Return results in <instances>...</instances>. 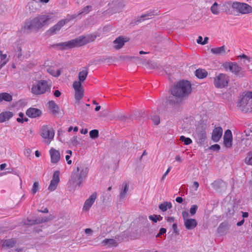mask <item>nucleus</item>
<instances>
[{
    "mask_svg": "<svg viewBox=\"0 0 252 252\" xmlns=\"http://www.w3.org/2000/svg\"><path fill=\"white\" fill-rule=\"evenodd\" d=\"M60 181V171H56L54 172L53 178L50 181L48 189L50 191L54 190L57 187L58 184Z\"/></svg>",
    "mask_w": 252,
    "mask_h": 252,
    "instance_id": "13",
    "label": "nucleus"
},
{
    "mask_svg": "<svg viewBox=\"0 0 252 252\" xmlns=\"http://www.w3.org/2000/svg\"><path fill=\"white\" fill-rule=\"evenodd\" d=\"M244 219H243L242 220L237 222V225L238 226H241L244 223Z\"/></svg>",
    "mask_w": 252,
    "mask_h": 252,
    "instance_id": "62",
    "label": "nucleus"
},
{
    "mask_svg": "<svg viewBox=\"0 0 252 252\" xmlns=\"http://www.w3.org/2000/svg\"><path fill=\"white\" fill-rule=\"evenodd\" d=\"M237 209L238 205L236 204H233L230 207H228L226 214L227 217L228 218H231L234 214L235 212L237 211Z\"/></svg>",
    "mask_w": 252,
    "mask_h": 252,
    "instance_id": "31",
    "label": "nucleus"
},
{
    "mask_svg": "<svg viewBox=\"0 0 252 252\" xmlns=\"http://www.w3.org/2000/svg\"><path fill=\"white\" fill-rule=\"evenodd\" d=\"M96 197L97 193L96 192H93L89 198L87 199L84 203L83 209L84 211H88L90 210V208L92 207V205L96 199Z\"/></svg>",
    "mask_w": 252,
    "mask_h": 252,
    "instance_id": "14",
    "label": "nucleus"
},
{
    "mask_svg": "<svg viewBox=\"0 0 252 252\" xmlns=\"http://www.w3.org/2000/svg\"><path fill=\"white\" fill-rule=\"evenodd\" d=\"M210 10L214 15H218L220 13V10L218 3L214 2L211 7Z\"/></svg>",
    "mask_w": 252,
    "mask_h": 252,
    "instance_id": "36",
    "label": "nucleus"
},
{
    "mask_svg": "<svg viewBox=\"0 0 252 252\" xmlns=\"http://www.w3.org/2000/svg\"><path fill=\"white\" fill-rule=\"evenodd\" d=\"M229 77L226 74L220 73L216 74L214 78V84L217 88H223L227 86Z\"/></svg>",
    "mask_w": 252,
    "mask_h": 252,
    "instance_id": "10",
    "label": "nucleus"
},
{
    "mask_svg": "<svg viewBox=\"0 0 252 252\" xmlns=\"http://www.w3.org/2000/svg\"><path fill=\"white\" fill-rule=\"evenodd\" d=\"M126 41L127 40H125L123 37L120 36L114 41V47L116 49H119L124 46L125 43Z\"/></svg>",
    "mask_w": 252,
    "mask_h": 252,
    "instance_id": "26",
    "label": "nucleus"
},
{
    "mask_svg": "<svg viewBox=\"0 0 252 252\" xmlns=\"http://www.w3.org/2000/svg\"><path fill=\"white\" fill-rule=\"evenodd\" d=\"M199 187V183L197 182H194L193 185H192V188L194 189L195 190H196Z\"/></svg>",
    "mask_w": 252,
    "mask_h": 252,
    "instance_id": "53",
    "label": "nucleus"
},
{
    "mask_svg": "<svg viewBox=\"0 0 252 252\" xmlns=\"http://www.w3.org/2000/svg\"><path fill=\"white\" fill-rule=\"evenodd\" d=\"M232 9L241 14H248L252 13V7L246 3L240 2H229Z\"/></svg>",
    "mask_w": 252,
    "mask_h": 252,
    "instance_id": "9",
    "label": "nucleus"
},
{
    "mask_svg": "<svg viewBox=\"0 0 252 252\" xmlns=\"http://www.w3.org/2000/svg\"><path fill=\"white\" fill-rule=\"evenodd\" d=\"M182 216H183L184 220L185 221V220H187V219H188V218L189 217V214L187 211H183L182 212Z\"/></svg>",
    "mask_w": 252,
    "mask_h": 252,
    "instance_id": "51",
    "label": "nucleus"
},
{
    "mask_svg": "<svg viewBox=\"0 0 252 252\" xmlns=\"http://www.w3.org/2000/svg\"><path fill=\"white\" fill-rule=\"evenodd\" d=\"M222 129L220 127L215 128L212 132V139L214 142H218L222 135Z\"/></svg>",
    "mask_w": 252,
    "mask_h": 252,
    "instance_id": "18",
    "label": "nucleus"
},
{
    "mask_svg": "<svg viewBox=\"0 0 252 252\" xmlns=\"http://www.w3.org/2000/svg\"><path fill=\"white\" fill-rule=\"evenodd\" d=\"M149 218L154 222H157L158 220H161L163 219L162 217L160 215H150Z\"/></svg>",
    "mask_w": 252,
    "mask_h": 252,
    "instance_id": "38",
    "label": "nucleus"
},
{
    "mask_svg": "<svg viewBox=\"0 0 252 252\" xmlns=\"http://www.w3.org/2000/svg\"><path fill=\"white\" fill-rule=\"evenodd\" d=\"M0 69H1L8 62V59L7 58V55L2 54L1 51L0 52Z\"/></svg>",
    "mask_w": 252,
    "mask_h": 252,
    "instance_id": "35",
    "label": "nucleus"
},
{
    "mask_svg": "<svg viewBox=\"0 0 252 252\" xmlns=\"http://www.w3.org/2000/svg\"><path fill=\"white\" fill-rule=\"evenodd\" d=\"M171 169V166H169L166 171L165 172V173L163 174L161 178V180H163L166 177V175L168 174V173L170 172V170Z\"/></svg>",
    "mask_w": 252,
    "mask_h": 252,
    "instance_id": "52",
    "label": "nucleus"
},
{
    "mask_svg": "<svg viewBox=\"0 0 252 252\" xmlns=\"http://www.w3.org/2000/svg\"><path fill=\"white\" fill-rule=\"evenodd\" d=\"M38 211L41 213H47L48 212V209L47 208H45L43 210H38Z\"/></svg>",
    "mask_w": 252,
    "mask_h": 252,
    "instance_id": "60",
    "label": "nucleus"
},
{
    "mask_svg": "<svg viewBox=\"0 0 252 252\" xmlns=\"http://www.w3.org/2000/svg\"><path fill=\"white\" fill-rule=\"evenodd\" d=\"M245 162L248 165H252V158H245Z\"/></svg>",
    "mask_w": 252,
    "mask_h": 252,
    "instance_id": "54",
    "label": "nucleus"
},
{
    "mask_svg": "<svg viewBox=\"0 0 252 252\" xmlns=\"http://www.w3.org/2000/svg\"><path fill=\"white\" fill-rule=\"evenodd\" d=\"M197 209H198L197 205H193L191 206V208H190V210H189L190 213L191 214V215H194L196 213Z\"/></svg>",
    "mask_w": 252,
    "mask_h": 252,
    "instance_id": "44",
    "label": "nucleus"
},
{
    "mask_svg": "<svg viewBox=\"0 0 252 252\" xmlns=\"http://www.w3.org/2000/svg\"><path fill=\"white\" fill-rule=\"evenodd\" d=\"M103 245H108L109 246H117V243L114 239H105L102 241Z\"/></svg>",
    "mask_w": 252,
    "mask_h": 252,
    "instance_id": "34",
    "label": "nucleus"
},
{
    "mask_svg": "<svg viewBox=\"0 0 252 252\" xmlns=\"http://www.w3.org/2000/svg\"><path fill=\"white\" fill-rule=\"evenodd\" d=\"M12 100V95L6 92L0 93V103L3 101L10 102Z\"/></svg>",
    "mask_w": 252,
    "mask_h": 252,
    "instance_id": "28",
    "label": "nucleus"
},
{
    "mask_svg": "<svg viewBox=\"0 0 252 252\" xmlns=\"http://www.w3.org/2000/svg\"><path fill=\"white\" fill-rule=\"evenodd\" d=\"M47 106L50 112L53 114L56 115L59 113V106L54 101H49L47 103Z\"/></svg>",
    "mask_w": 252,
    "mask_h": 252,
    "instance_id": "21",
    "label": "nucleus"
},
{
    "mask_svg": "<svg viewBox=\"0 0 252 252\" xmlns=\"http://www.w3.org/2000/svg\"><path fill=\"white\" fill-rule=\"evenodd\" d=\"M85 232L86 234L92 233L93 232V230L91 228H86Z\"/></svg>",
    "mask_w": 252,
    "mask_h": 252,
    "instance_id": "61",
    "label": "nucleus"
},
{
    "mask_svg": "<svg viewBox=\"0 0 252 252\" xmlns=\"http://www.w3.org/2000/svg\"><path fill=\"white\" fill-rule=\"evenodd\" d=\"M96 38L94 34L79 36L70 41L60 43L58 44L63 49H68L77 46H80L93 41Z\"/></svg>",
    "mask_w": 252,
    "mask_h": 252,
    "instance_id": "3",
    "label": "nucleus"
},
{
    "mask_svg": "<svg viewBox=\"0 0 252 252\" xmlns=\"http://www.w3.org/2000/svg\"><path fill=\"white\" fill-rule=\"evenodd\" d=\"M2 247L6 249L13 248L17 243V241L14 238L0 240Z\"/></svg>",
    "mask_w": 252,
    "mask_h": 252,
    "instance_id": "17",
    "label": "nucleus"
},
{
    "mask_svg": "<svg viewBox=\"0 0 252 252\" xmlns=\"http://www.w3.org/2000/svg\"><path fill=\"white\" fill-rule=\"evenodd\" d=\"M54 218V217L53 216L50 215L48 217H44V218H42L41 220H39L37 221V220H35V221H36L35 223H42V222H47V221H48L49 220H53Z\"/></svg>",
    "mask_w": 252,
    "mask_h": 252,
    "instance_id": "41",
    "label": "nucleus"
},
{
    "mask_svg": "<svg viewBox=\"0 0 252 252\" xmlns=\"http://www.w3.org/2000/svg\"><path fill=\"white\" fill-rule=\"evenodd\" d=\"M92 9V6H90V5H88V6H86L84 9H83V10L82 11V13H87L88 12H89Z\"/></svg>",
    "mask_w": 252,
    "mask_h": 252,
    "instance_id": "50",
    "label": "nucleus"
},
{
    "mask_svg": "<svg viewBox=\"0 0 252 252\" xmlns=\"http://www.w3.org/2000/svg\"><path fill=\"white\" fill-rule=\"evenodd\" d=\"M213 188L217 191H221L226 189V184L221 180H218L212 184Z\"/></svg>",
    "mask_w": 252,
    "mask_h": 252,
    "instance_id": "19",
    "label": "nucleus"
},
{
    "mask_svg": "<svg viewBox=\"0 0 252 252\" xmlns=\"http://www.w3.org/2000/svg\"><path fill=\"white\" fill-rule=\"evenodd\" d=\"M232 134L230 130H226L223 136V144L226 148H230L232 145Z\"/></svg>",
    "mask_w": 252,
    "mask_h": 252,
    "instance_id": "15",
    "label": "nucleus"
},
{
    "mask_svg": "<svg viewBox=\"0 0 252 252\" xmlns=\"http://www.w3.org/2000/svg\"><path fill=\"white\" fill-rule=\"evenodd\" d=\"M49 153L51 158H60L61 156L59 151L54 148H51Z\"/></svg>",
    "mask_w": 252,
    "mask_h": 252,
    "instance_id": "37",
    "label": "nucleus"
},
{
    "mask_svg": "<svg viewBox=\"0 0 252 252\" xmlns=\"http://www.w3.org/2000/svg\"><path fill=\"white\" fill-rule=\"evenodd\" d=\"M88 74V71L87 68H83L78 74V79L79 81H76L77 82H80L81 84L82 82H83L86 79L87 75Z\"/></svg>",
    "mask_w": 252,
    "mask_h": 252,
    "instance_id": "29",
    "label": "nucleus"
},
{
    "mask_svg": "<svg viewBox=\"0 0 252 252\" xmlns=\"http://www.w3.org/2000/svg\"><path fill=\"white\" fill-rule=\"evenodd\" d=\"M52 19L51 16L49 15H43L37 16L32 19L26 22L24 28L31 32L37 31L43 26L48 25Z\"/></svg>",
    "mask_w": 252,
    "mask_h": 252,
    "instance_id": "1",
    "label": "nucleus"
},
{
    "mask_svg": "<svg viewBox=\"0 0 252 252\" xmlns=\"http://www.w3.org/2000/svg\"><path fill=\"white\" fill-rule=\"evenodd\" d=\"M166 219L169 222H172L174 221V218L172 217H168L166 218Z\"/></svg>",
    "mask_w": 252,
    "mask_h": 252,
    "instance_id": "56",
    "label": "nucleus"
},
{
    "mask_svg": "<svg viewBox=\"0 0 252 252\" xmlns=\"http://www.w3.org/2000/svg\"><path fill=\"white\" fill-rule=\"evenodd\" d=\"M195 76L199 79H203L208 75L207 72L203 69H198L195 72Z\"/></svg>",
    "mask_w": 252,
    "mask_h": 252,
    "instance_id": "33",
    "label": "nucleus"
},
{
    "mask_svg": "<svg viewBox=\"0 0 252 252\" xmlns=\"http://www.w3.org/2000/svg\"><path fill=\"white\" fill-rule=\"evenodd\" d=\"M89 134L92 138L95 139L98 136V131L97 129L92 130L90 131Z\"/></svg>",
    "mask_w": 252,
    "mask_h": 252,
    "instance_id": "43",
    "label": "nucleus"
},
{
    "mask_svg": "<svg viewBox=\"0 0 252 252\" xmlns=\"http://www.w3.org/2000/svg\"><path fill=\"white\" fill-rule=\"evenodd\" d=\"M80 132L82 133V134H86L88 133V129L87 128H85V129H82L81 131H80Z\"/></svg>",
    "mask_w": 252,
    "mask_h": 252,
    "instance_id": "64",
    "label": "nucleus"
},
{
    "mask_svg": "<svg viewBox=\"0 0 252 252\" xmlns=\"http://www.w3.org/2000/svg\"><path fill=\"white\" fill-rule=\"evenodd\" d=\"M40 135L43 139L44 142L49 144L54 137L55 132L52 127L44 125L41 128Z\"/></svg>",
    "mask_w": 252,
    "mask_h": 252,
    "instance_id": "8",
    "label": "nucleus"
},
{
    "mask_svg": "<svg viewBox=\"0 0 252 252\" xmlns=\"http://www.w3.org/2000/svg\"><path fill=\"white\" fill-rule=\"evenodd\" d=\"M193 136L198 142L201 143L206 138L205 129L202 126L197 127L193 133Z\"/></svg>",
    "mask_w": 252,
    "mask_h": 252,
    "instance_id": "12",
    "label": "nucleus"
},
{
    "mask_svg": "<svg viewBox=\"0 0 252 252\" xmlns=\"http://www.w3.org/2000/svg\"><path fill=\"white\" fill-rule=\"evenodd\" d=\"M165 205L167 207V209H170L172 208V204L170 202H167V201H165Z\"/></svg>",
    "mask_w": 252,
    "mask_h": 252,
    "instance_id": "59",
    "label": "nucleus"
},
{
    "mask_svg": "<svg viewBox=\"0 0 252 252\" xmlns=\"http://www.w3.org/2000/svg\"><path fill=\"white\" fill-rule=\"evenodd\" d=\"M47 71L53 76L57 77L61 75L62 70L61 69H57L54 67L50 66L47 68Z\"/></svg>",
    "mask_w": 252,
    "mask_h": 252,
    "instance_id": "30",
    "label": "nucleus"
},
{
    "mask_svg": "<svg viewBox=\"0 0 252 252\" xmlns=\"http://www.w3.org/2000/svg\"><path fill=\"white\" fill-rule=\"evenodd\" d=\"M176 201L179 203H182L183 201V199L181 197H177L176 198Z\"/></svg>",
    "mask_w": 252,
    "mask_h": 252,
    "instance_id": "58",
    "label": "nucleus"
},
{
    "mask_svg": "<svg viewBox=\"0 0 252 252\" xmlns=\"http://www.w3.org/2000/svg\"><path fill=\"white\" fill-rule=\"evenodd\" d=\"M166 232V229L164 228H161L159 230V233L156 235V237H158L160 235L164 234Z\"/></svg>",
    "mask_w": 252,
    "mask_h": 252,
    "instance_id": "48",
    "label": "nucleus"
},
{
    "mask_svg": "<svg viewBox=\"0 0 252 252\" xmlns=\"http://www.w3.org/2000/svg\"><path fill=\"white\" fill-rule=\"evenodd\" d=\"M191 92V84L188 81L179 82L171 90L172 94L181 99L187 97Z\"/></svg>",
    "mask_w": 252,
    "mask_h": 252,
    "instance_id": "5",
    "label": "nucleus"
},
{
    "mask_svg": "<svg viewBox=\"0 0 252 252\" xmlns=\"http://www.w3.org/2000/svg\"><path fill=\"white\" fill-rule=\"evenodd\" d=\"M60 158H51V162L53 163H56L59 162Z\"/></svg>",
    "mask_w": 252,
    "mask_h": 252,
    "instance_id": "63",
    "label": "nucleus"
},
{
    "mask_svg": "<svg viewBox=\"0 0 252 252\" xmlns=\"http://www.w3.org/2000/svg\"><path fill=\"white\" fill-rule=\"evenodd\" d=\"M39 189V183L37 182H34L32 186V188L31 190L32 194H34Z\"/></svg>",
    "mask_w": 252,
    "mask_h": 252,
    "instance_id": "42",
    "label": "nucleus"
},
{
    "mask_svg": "<svg viewBox=\"0 0 252 252\" xmlns=\"http://www.w3.org/2000/svg\"><path fill=\"white\" fill-rule=\"evenodd\" d=\"M52 83L49 80H39L33 82L30 87L31 92L35 95H41L50 93Z\"/></svg>",
    "mask_w": 252,
    "mask_h": 252,
    "instance_id": "4",
    "label": "nucleus"
},
{
    "mask_svg": "<svg viewBox=\"0 0 252 252\" xmlns=\"http://www.w3.org/2000/svg\"><path fill=\"white\" fill-rule=\"evenodd\" d=\"M211 51L216 55H225L227 54L226 48L224 46L212 48Z\"/></svg>",
    "mask_w": 252,
    "mask_h": 252,
    "instance_id": "23",
    "label": "nucleus"
},
{
    "mask_svg": "<svg viewBox=\"0 0 252 252\" xmlns=\"http://www.w3.org/2000/svg\"><path fill=\"white\" fill-rule=\"evenodd\" d=\"M203 38L202 36H199L198 37V39H197V43L198 44H202V42H203Z\"/></svg>",
    "mask_w": 252,
    "mask_h": 252,
    "instance_id": "57",
    "label": "nucleus"
},
{
    "mask_svg": "<svg viewBox=\"0 0 252 252\" xmlns=\"http://www.w3.org/2000/svg\"><path fill=\"white\" fill-rule=\"evenodd\" d=\"M158 15V10H150L147 11L145 14L142 15L140 17V19L139 20L140 21H142L145 20L150 19L152 16Z\"/></svg>",
    "mask_w": 252,
    "mask_h": 252,
    "instance_id": "27",
    "label": "nucleus"
},
{
    "mask_svg": "<svg viewBox=\"0 0 252 252\" xmlns=\"http://www.w3.org/2000/svg\"><path fill=\"white\" fill-rule=\"evenodd\" d=\"M76 171H73L69 179V183L73 186L79 187L83 183L88 172V167L85 165L82 166L81 162L77 161Z\"/></svg>",
    "mask_w": 252,
    "mask_h": 252,
    "instance_id": "2",
    "label": "nucleus"
},
{
    "mask_svg": "<svg viewBox=\"0 0 252 252\" xmlns=\"http://www.w3.org/2000/svg\"><path fill=\"white\" fill-rule=\"evenodd\" d=\"M128 190V186L127 183H124L122 185V188L120 192V199H124L126 197V194Z\"/></svg>",
    "mask_w": 252,
    "mask_h": 252,
    "instance_id": "32",
    "label": "nucleus"
},
{
    "mask_svg": "<svg viewBox=\"0 0 252 252\" xmlns=\"http://www.w3.org/2000/svg\"><path fill=\"white\" fill-rule=\"evenodd\" d=\"M228 225L226 222H222L219 226L217 231L220 235H224L226 234L228 229Z\"/></svg>",
    "mask_w": 252,
    "mask_h": 252,
    "instance_id": "25",
    "label": "nucleus"
},
{
    "mask_svg": "<svg viewBox=\"0 0 252 252\" xmlns=\"http://www.w3.org/2000/svg\"><path fill=\"white\" fill-rule=\"evenodd\" d=\"M73 88L75 91V98L80 101L83 97L84 90L80 82L75 81L73 84Z\"/></svg>",
    "mask_w": 252,
    "mask_h": 252,
    "instance_id": "11",
    "label": "nucleus"
},
{
    "mask_svg": "<svg viewBox=\"0 0 252 252\" xmlns=\"http://www.w3.org/2000/svg\"><path fill=\"white\" fill-rule=\"evenodd\" d=\"M237 58L241 59H243L248 61V62H250V58L248 56H247L245 54L238 56Z\"/></svg>",
    "mask_w": 252,
    "mask_h": 252,
    "instance_id": "47",
    "label": "nucleus"
},
{
    "mask_svg": "<svg viewBox=\"0 0 252 252\" xmlns=\"http://www.w3.org/2000/svg\"><path fill=\"white\" fill-rule=\"evenodd\" d=\"M197 225V222L195 219H189L185 220L184 225L188 230H191L194 228Z\"/></svg>",
    "mask_w": 252,
    "mask_h": 252,
    "instance_id": "22",
    "label": "nucleus"
},
{
    "mask_svg": "<svg viewBox=\"0 0 252 252\" xmlns=\"http://www.w3.org/2000/svg\"><path fill=\"white\" fill-rule=\"evenodd\" d=\"M237 107L245 113L252 112V92L240 96L237 102Z\"/></svg>",
    "mask_w": 252,
    "mask_h": 252,
    "instance_id": "6",
    "label": "nucleus"
},
{
    "mask_svg": "<svg viewBox=\"0 0 252 252\" xmlns=\"http://www.w3.org/2000/svg\"><path fill=\"white\" fill-rule=\"evenodd\" d=\"M61 93L60 91L56 90L54 92V95L55 97H58L60 96Z\"/></svg>",
    "mask_w": 252,
    "mask_h": 252,
    "instance_id": "55",
    "label": "nucleus"
},
{
    "mask_svg": "<svg viewBox=\"0 0 252 252\" xmlns=\"http://www.w3.org/2000/svg\"><path fill=\"white\" fill-rule=\"evenodd\" d=\"M13 113L10 111H4L0 113V123L9 120L12 116Z\"/></svg>",
    "mask_w": 252,
    "mask_h": 252,
    "instance_id": "24",
    "label": "nucleus"
},
{
    "mask_svg": "<svg viewBox=\"0 0 252 252\" xmlns=\"http://www.w3.org/2000/svg\"><path fill=\"white\" fill-rule=\"evenodd\" d=\"M152 120H153V122L156 125L159 124L160 122L159 117L158 116H155L152 117Z\"/></svg>",
    "mask_w": 252,
    "mask_h": 252,
    "instance_id": "45",
    "label": "nucleus"
},
{
    "mask_svg": "<svg viewBox=\"0 0 252 252\" xmlns=\"http://www.w3.org/2000/svg\"><path fill=\"white\" fill-rule=\"evenodd\" d=\"M68 22L67 19L62 20L60 21L57 24L50 28L47 32L49 35H51L56 33L57 32L60 30L61 28L64 25V24Z\"/></svg>",
    "mask_w": 252,
    "mask_h": 252,
    "instance_id": "16",
    "label": "nucleus"
},
{
    "mask_svg": "<svg viewBox=\"0 0 252 252\" xmlns=\"http://www.w3.org/2000/svg\"><path fill=\"white\" fill-rule=\"evenodd\" d=\"M24 115L23 113L20 112L19 113V117L17 119V121L19 123H23L27 122L28 119L27 118H24Z\"/></svg>",
    "mask_w": 252,
    "mask_h": 252,
    "instance_id": "40",
    "label": "nucleus"
},
{
    "mask_svg": "<svg viewBox=\"0 0 252 252\" xmlns=\"http://www.w3.org/2000/svg\"><path fill=\"white\" fill-rule=\"evenodd\" d=\"M210 149L213 151H219L220 149V146L218 144H215L211 146Z\"/></svg>",
    "mask_w": 252,
    "mask_h": 252,
    "instance_id": "49",
    "label": "nucleus"
},
{
    "mask_svg": "<svg viewBox=\"0 0 252 252\" xmlns=\"http://www.w3.org/2000/svg\"><path fill=\"white\" fill-rule=\"evenodd\" d=\"M42 114L41 111L37 108H30L26 111V115L32 118L39 117Z\"/></svg>",
    "mask_w": 252,
    "mask_h": 252,
    "instance_id": "20",
    "label": "nucleus"
},
{
    "mask_svg": "<svg viewBox=\"0 0 252 252\" xmlns=\"http://www.w3.org/2000/svg\"><path fill=\"white\" fill-rule=\"evenodd\" d=\"M180 139L185 145H189L192 143V140L190 138L186 137L184 136H181Z\"/></svg>",
    "mask_w": 252,
    "mask_h": 252,
    "instance_id": "39",
    "label": "nucleus"
},
{
    "mask_svg": "<svg viewBox=\"0 0 252 252\" xmlns=\"http://www.w3.org/2000/svg\"><path fill=\"white\" fill-rule=\"evenodd\" d=\"M165 204V202H164L163 203H161L159 205V208L162 212H165L167 210V207Z\"/></svg>",
    "mask_w": 252,
    "mask_h": 252,
    "instance_id": "46",
    "label": "nucleus"
},
{
    "mask_svg": "<svg viewBox=\"0 0 252 252\" xmlns=\"http://www.w3.org/2000/svg\"><path fill=\"white\" fill-rule=\"evenodd\" d=\"M222 66L226 71H230L239 77H242L245 76V71L242 70V68L236 62H225L222 64Z\"/></svg>",
    "mask_w": 252,
    "mask_h": 252,
    "instance_id": "7",
    "label": "nucleus"
}]
</instances>
